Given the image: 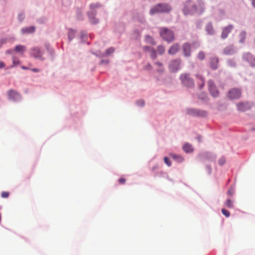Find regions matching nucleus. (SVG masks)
<instances>
[{
  "mask_svg": "<svg viewBox=\"0 0 255 255\" xmlns=\"http://www.w3.org/2000/svg\"><path fill=\"white\" fill-rule=\"evenodd\" d=\"M172 10L171 6L167 3H159L153 6L149 11V14L153 15L157 13H169Z\"/></svg>",
  "mask_w": 255,
  "mask_h": 255,
  "instance_id": "1",
  "label": "nucleus"
},
{
  "mask_svg": "<svg viewBox=\"0 0 255 255\" xmlns=\"http://www.w3.org/2000/svg\"><path fill=\"white\" fill-rule=\"evenodd\" d=\"M185 111L187 115L194 118H204L208 116L207 111L197 108H187Z\"/></svg>",
  "mask_w": 255,
  "mask_h": 255,
  "instance_id": "2",
  "label": "nucleus"
},
{
  "mask_svg": "<svg viewBox=\"0 0 255 255\" xmlns=\"http://www.w3.org/2000/svg\"><path fill=\"white\" fill-rule=\"evenodd\" d=\"M183 5L182 11L185 15H193L197 12V5L196 4L193 3L191 0H187Z\"/></svg>",
  "mask_w": 255,
  "mask_h": 255,
  "instance_id": "3",
  "label": "nucleus"
},
{
  "mask_svg": "<svg viewBox=\"0 0 255 255\" xmlns=\"http://www.w3.org/2000/svg\"><path fill=\"white\" fill-rule=\"evenodd\" d=\"M159 34L162 38L167 43L172 42L174 39V32L166 27H160Z\"/></svg>",
  "mask_w": 255,
  "mask_h": 255,
  "instance_id": "4",
  "label": "nucleus"
},
{
  "mask_svg": "<svg viewBox=\"0 0 255 255\" xmlns=\"http://www.w3.org/2000/svg\"><path fill=\"white\" fill-rule=\"evenodd\" d=\"M181 84L188 88H191L194 86V81L192 79L189 73H183L182 74L179 78Z\"/></svg>",
  "mask_w": 255,
  "mask_h": 255,
  "instance_id": "5",
  "label": "nucleus"
},
{
  "mask_svg": "<svg viewBox=\"0 0 255 255\" xmlns=\"http://www.w3.org/2000/svg\"><path fill=\"white\" fill-rule=\"evenodd\" d=\"M200 161L202 162H204L206 160L210 162H214L216 159V155L210 152H204L200 153L198 156Z\"/></svg>",
  "mask_w": 255,
  "mask_h": 255,
  "instance_id": "6",
  "label": "nucleus"
},
{
  "mask_svg": "<svg viewBox=\"0 0 255 255\" xmlns=\"http://www.w3.org/2000/svg\"><path fill=\"white\" fill-rule=\"evenodd\" d=\"M208 90L210 94L214 98H216L219 96V91L212 80H209L208 81Z\"/></svg>",
  "mask_w": 255,
  "mask_h": 255,
  "instance_id": "7",
  "label": "nucleus"
},
{
  "mask_svg": "<svg viewBox=\"0 0 255 255\" xmlns=\"http://www.w3.org/2000/svg\"><path fill=\"white\" fill-rule=\"evenodd\" d=\"M181 60L176 59L170 61L169 64V71L172 73H176L181 69Z\"/></svg>",
  "mask_w": 255,
  "mask_h": 255,
  "instance_id": "8",
  "label": "nucleus"
},
{
  "mask_svg": "<svg viewBox=\"0 0 255 255\" xmlns=\"http://www.w3.org/2000/svg\"><path fill=\"white\" fill-rule=\"evenodd\" d=\"M44 52L39 47H34L31 49L30 55L36 59L43 61L45 58L43 57Z\"/></svg>",
  "mask_w": 255,
  "mask_h": 255,
  "instance_id": "9",
  "label": "nucleus"
},
{
  "mask_svg": "<svg viewBox=\"0 0 255 255\" xmlns=\"http://www.w3.org/2000/svg\"><path fill=\"white\" fill-rule=\"evenodd\" d=\"M242 58L244 61L248 62L251 67H255V56L250 52H245L242 55Z\"/></svg>",
  "mask_w": 255,
  "mask_h": 255,
  "instance_id": "10",
  "label": "nucleus"
},
{
  "mask_svg": "<svg viewBox=\"0 0 255 255\" xmlns=\"http://www.w3.org/2000/svg\"><path fill=\"white\" fill-rule=\"evenodd\" d=\"M242 94L241 89L237 88H234L229 91L228 93V97L231 100L239 99Z\"/></svg>",
  "mask_w": 255,
  "mask_h": 255,
  "instance_id": "11",
  "label": "nucleus"
},
{
  "mask_svg": "<svg viewBox=\"0 0 255 255\" xmlns=\"http://www.w3.org/2000/svg\"><path fill=\"white\" fill-rule=\"evenodd\" d=\"M183 55L185 57H189L191 55V46L188 42H185L182 46Z\"/></svg>",
  "mask_w": 255,
  "mask_h": 255,
  "instance_id": "12",
  "label": "nucleus"
},
{
  "mask_svg": "<svg viewBox=\"0 0 255 255\" xmlns=\"http://www.w3.org/2000/svg\"><path fill=\"white\" fill-rule=\"evenodd\" d=\"M219 58L217 56H211L209 58L210 67L213 70H216L218 68Z\"/></svg>",
  "mask_w": 255,
  "mask_h": 255,
  "instance_id": "13",
  "label": "nucleus"
},
{
  "mask_svg": "<svg viewBox=\"0 0 255 255\" xmlns=\"http://www.w3.org/2000/svg\"><path fill=\"white\" fill-rule=\"evenodd\" d=\"M234 28V25L229 24L228 26L224 27L222 29L221 37L223 39L227 38L229 34L232 31Z\"/></svg>",
  "mask_w": 255,
  "mask_h": 255,
  "instance_id": "14",
  "label": "nucleus"
},
{
  "mask_svg": "<svg viewBox=\"0 0 255 255\" xmlns=\"http://www.w3.org/2000/svg\"><path fill=\"white\" fill-rule=\"evenodd\" d=\"M143 49L144 52H148L150 53V58L152 60H154L157 57V52L156 50L149 46H144Z\"/></svg>",
  "mask_w": 255,
  "mask_h": 255,
  "instance_id": "15",
  "label": "nucleus"
},
{
  "mask_svg": "<svg viewBox=\"0 0 255 255\" xmlns=\"http://www.w3.org/2000/svg\"><path fill=\"white\" fill-rule=\"evenodd\" d=\"M237 52V48L233 45L227 46L224 49L223 53L227 55H232Z\"/></svg>",
  "mask_w": 255,
  "mask_h": 255,
  "instance_id": "16",
  "label": "nucleus"
},
{
  "mask_svg": "<svg viewBox=\"0 0 255 255\" xmlns=\"http://www.w3.org/2000/svg\"><path fill=\"white\" fill-rule=\"evenodd\" d=\"M205 29L207 34L209 35L213 36L216 34V31L211 22H209L207 23Z\"/></svg>",
  "mask_w": 255,
  "mask_h": 255,
  "instance_id": "17",
  "label": "nucleus"
},
{
  "mask_svg": "<svg viewBox=\"0 0 255 255\" xmlns=\"http://www.w3.org/2000/svg\"><path fill=\"white\" fill-rule=\"evenodd\" d=\"M237 107L239 111L245 112L251 109V105L248 102L240 103L237 104Z\"/></svg>",
  "mask_w": 255,
  "mask_h": 255,
  "instance_id": "18",
  "label": "nucleus"
},
{
  "mask_svg": "<svg viewBox=\"0 0 255 255\" xmlns=\"http://www.w3.org/2000/svg\"><path fill=\"white\" fill-rule=\"evenodd\" d=\"M36 27L34 26L24 27L21 29V32L22 34L27 35L32 34L35 32Z\"/></svg>",
  "mask_w": 255,
  "mask_h": 255,
  "instance_id": "19",
  "label": "nucleus"
},
{
  "mask_svg": "<svg viewBox=\"0 0 255 255\" xmlns=\"http://www.w3.org/2000/svg\"><path fill=\"white\" fill-rule=\"evenodd\" d=\"M180 45L178 43L173 44L169 49L168 53L170 55H175L179 50Z\"/></svg>",
  "mask_w": 255,
  "mask_h": 255,
  "instance_id": "20",
  "label": "nucleus"
},
{
  "mask_svg": "<svg viewBox=\"0 0 255 255\" xmlns=\"http://www.w3.org/2000/svg\"><path fill=\"white\" fill-rule=\"evenodd\" d=\"M125 28V23L123 22H120L115 24V31L119 34L123 33L124 32Z\"/></svg>",
  "mask_w": 255,
  "mask_h": 255,
  "instance_id": "21",
  "label": "nucleus"
},
{
  "mask_svg": "<svg viewBox=\"0 0 255 255\" xmlns=\"http://www.w3.org/2000/svg\"><path fill=\"white\" fill-rule=\"evenodd\" d=\"M169 155L174 160L178 163H182L184 161V158L181 155L170 153Z\"/></svg>",
  "mask_w": 255,
  "mask_h": 255,
  "instance_id": "22",
  "label": "nucleus"
},
{
  "mask_svg": "<svg viewBox=\"0 0 255 255\" xmlns=\"http://www.w3.org/2000/svg\"><path fill=\"white\" fill-rule=\"evenodd\" d=\"M182 149L185 153L188 154L191 153L194 151L193 146L189 143H185L182 147Z\"/></svg>",
  "mask_w": 255,
  "mask_h": 255,
  "instance_id": "23",
  "label": "nucleus"
},
{
  "mask_svg": "<svg viewBox=\"0 0 255 255\" xmlns=\"http://www.w3.org/2000/svg\"><path fill=\"white\" fill-rule=\"evenodd\" d=\"M247 37V33L245 31H242L239 34V43H244Z\"/></svg>",
  "mask_w": 255,
  "mask_h": 255,
  "instance_id": "24",
  "label": "nucleus"
},
{
  "mask_svg": "<svg viewBox=\"0 0 255 255\" xmlns=\"http://www.w3.org/2000/svg\"><path fill=\"white\" fill-rule=\"evenodd\" d=\"M198 99L201 101H202L205 103L207 104L208 103L209 98L208 96L204 94H200L198 96Z\"/></svg>",
  "mask_w": 255,
  "mask_h": 255,
  "instance_id": "25",
  "label": "nucleus"
},
{
  "mask_svg": "<svg viewBox=\"0 0 255 255\" xmlns=\"http://www.w3.org/2000/svg\"><path fill=\"white\" fill-rule=\"evenodd\" d=\"M76 31L73 29L70 28L68 31V36L70 41H72L75 37Z\"/></svg>",
  "mask_w": 255,
  "mask_h": 255,
  "instance_id": "26",
  "label": "nucleus"
},
{
  "mask_svg": "<svg viewBox=\"0 0 255 255\" xmlns=\"http://www.w3.org/2000/svg\"><path fill=\"white\" fill-rule=\"evenodd\" d=\"M90 22L91 24H96L99 23V19L96 18V15H88Z\"/></svg>",
  "mask_w": 255,
  "mask_h": 255,
  "instance_id": "27",
  "label": "nucleus"
},
{
  "mask_svg": "<svg viewBox=\"0 0 255 255\" xmlns=\"http://www.w3.org/2000/svg\"><path fill=\"white\" fill-rule=\"evenodd\" d=\"M196 77L198 79L200 80L201 83L199 84V88L202 89L205 85V79L200 75H196Z\"/></svg>",
  "mask_w": 255,
  "mask_h": 255,
  "instance_id": "28",
  "label": "nucleus"
},
{
  "mask_svg": "<svg viewBox=\"0 0 255 255\" xmlns=\"http://www.w3.org/2000/svg\"><path fill=\"white\" fill-rule=\"evenodd\" d=\"M145 40L147 43H150L152 45L156 44V42L153 38L149 35H146L145 37Z\"/></svg>",
  "mask_w": 255,
  "mask_h": 255,
  "instance_id": "29",
  "label": "nucleus"
},
{
  "mask_svg": "<svg viewBox=\"0 0 255 255\" xmlns=\"http://www.w3.org/2000/svg\"><path fill=\"white\" fill-rule=\"evenodd\" d=\"M45 47L48 52V53L52 56L53 57L54 54V51L52 48L51 47L49 43H45Z\"/></svg>",
  "mask_w": 255,
  "mask_h": 255,
  "instance_id": "30",
  "label": "nucleus"
},
{
  "mask_svg": "<svg viewBox=\"0 0 255 255\" xmlns=\"http://www.w3.org/2000/svg\"><path fill=\"white\" fill-rule=\"evenodd\" d=\"M76 17L77 19L82 20L84 18L82 10L80 8H77L76 10Z\"/></svg>",
  "mask_w": 255,
  "mask_h": 255,
  "instance_id": "31",
  "label": "nucleus"
},
{
  "mask_svg": "<svg viewBox=\"0 0 255 255\" xmlns=\"http://www.w3.org/2000/svg\"><path fill=\"white\" fill-rule=\"evenodd\" d=\"M227 65L229 67L235 68L236 67L237 64L235 60L233 59H229L227 61Z\"/></svg>",
  "mask_w": 255,
  "mask_h": 255,
  "instance_id": "32",
  "label": "nucleus"
},
{
  "mask_svg": "<svg viewBox=\"0 0 255 255\" xmlns=\"http://www.w3.org/2000/svg\"><path fill=\"white\" fill-rule=\"evenodd\" d=\"M26 50V47L24 45H17V53H20L22 54Z\"/></svg>",
  "mask_w": 255,
  "mask_h": 255,
  "instance_id": "33",
  "label": "nucleus"
},
{
  "mask_svg": "<svg viewBox=\"0 0 255 255\" xmlns=\"http://www.w3.org/2000/svg\"><path fill=\"white\" fill-rule=\"evenodd\" d=\"M87 37V33L84 31H81L80 34L81 42L82 43H86V39Z\"/></svg>",
  "mask_w": 255,
  "mask_h": 255,
  "instance_id": "34",
  "label": "nucleus"
},
{
  "mask_svg": "<svg viewBox=\"0 0 255 255\" xmlns=\"http://www.w3.org/2000/svg\"><path fill=\"white\" fill-rule=\"evenodd\" d=\"M157 52L159 55H162L165 52L164 46L162 45H158L157 47Z\"/></svg>",
  "mask_w": 255,
  "mask_h": 255,
  "instance_id": "35",
  "label": "nucleus"
},
{
  "mask_svg": "<svg viewBox=\"0 0 255 255\" xmlns=\"http://www.w3.org/2000/svg\"><path fill=\"white\" fill-rule=\"evenodd\" d=\"M102 6V4L100 2L92 3L90 4V9H95L100 8Z\"/></svg>",
  "mask_w": 255,
  "mask_h": 255,
  "instance_id": "36",
  "label": "nucleus"
},
{
  "mask_svg": "<svg viewBox=\"0 0 255 255\" xmlns=\"http://www.w3.org/2000/svg\"><path fill=\"white\" fill-rule=\"evenodd\" d=\"M225 205L229 208H233V201L230 199H227L225 202Z\"/></svg>",
  "mask_w": 255,
  "mask_h": 255,
  "instance_id": "37",
  "label": "nucleus"
},
{
  "mask_svg": "<svg viewBox=\"0 0 255 255\" xmlns=\"http://www.w3.org/2000/svg\"><path fill=\"white\" fill-rule=\"evenodd\" d=\"M114 51L115 49L113 47H110L109 48H108L107 49H106L105 53L103 54V56L109 55L114 53Z\"/></svg>",
  "mask_w": 255,
  "mask_h": 255,
  "instance_id": "38",
  "label": "nucleus"
},
{
  "mask_svg": "<svg viewBox=\"0 0 255 255\" xmlns=\"http://www.w3.org/2000/svg\"><path fill=\"white\" fill-rule=\"evenodd\" d=\"M16 93L13 90H9L8 92V96L9 99H13L15 97Z\"/></svg>",
  "mask_w": 255,
  "mask_h": 255,
  "instance_id": "39",
  "label": "nucleus"
},
{
  "mask_svg": "<svg viewBox=\"0 0 255 255\" xmlns=\"http://www.w3.org/2000/svg\"><path fill=\"white\" fill-rule=\"evenodd\" d=\"M205 53L203 51H200V52H199L198 54V58L199 59L202 61L205 59Z\"/></svg>",
  "mask_w": 255,
  "mask_h": 255,
  "instance_id": "40",
  "label": "nucleus"
},
{
  "mask_svg": "<svg viewBox=\"0 0 255 255\" xmlns=\"http://www.w3.org/2000/svg\"><path fill=\"white\" fill-rule=\"evenodd\" d=\"M235 192V189L234 187H231L227 192V194L229 196H233Z\"/></svg>",
  "mask_w": 255,
  "mask_h": 255,
  "instance_id": "41",
  "label": "nucleus"
},
{
  "mask_svg": "<svg viewBox=\"0 0 255 255\" xmlns=\"http://www.w3.org/2000/svg\"><path fill=\"white\" fill-rule=\"evenodd\" d=\"M47 21V18L45 17H42L37 19V22L39 24L45 23Z\"/></svg>",
  "mask_w": 255,
  "mask_h": 255,
  "instance_id": "42",
  "label": "nucleus"
},
{
  "mask_svg": "<svg viewBox=\"0 0 255 255\" xmlns=\"http://www.w3.org/2000/svg\"><path fill=\"white\" fill-rule=\"evenodd\" d=\"M18 20L20 22H22L25 18V14L23 11H21L18 14Z\"/></svg>",
  "mask_w": 255,
  "mask_h": 255,
  "instance_id": "43",
  "label": "nucleus"
},
{
  "mask_svg": "<svg viewBox=\"0 0 255 255\" xmlns=\"http://www.w3.org/2000/svg\"><path fill=\"white\" fill-rule=\"evenodd\" d=\"M136 104L137 106L142 107L144 106L145 103L143 100H139L136 102Z\"/></svg>",
  "mask_w": 255,
  "mask_h": 255,
  "instance_id": "44",
  "label": "nucleus"
},
{
  "mask_svg": "<svg viewBox=\"0 0 255 255\" xmlns=\"http://www.w3.org/2000/svg\"><path fill=\"white\" fill-rule=\"evenodd\" d=\"M221 212L222 213V214L226 217H230V212L225 209H222V210H221Z\"/></svg>",
  "mask_w": 255,
  "mask_h": 255,
  "instance_id": "45",
  "label": "nucleus"
},
{
  "mask_svg": "<svg viewBox=\"0 0 255 255\" xmlns=\"http://www.w3.org/2000/svg\"><path fill=\"white\" fill-rule=\"evenodd\" d=\"M87 15H96L97 11L95 9H90V10L87 12Z\"/></svg>",
  "mask_w": 255,
  "mask_h": 255,
  "instance_id": "46",
  "label": "nucleus"
},
{
  "mask_svg": "<svg viewBox=\"0 0 255 255\" xmlns=\"http://www.w3.org/2000/svg\"><path fill=\"white\" fill-rule=\"evenodd\" d=\"M164 162L168 166H170L171 165V162L169 159V157H165L164 158Z\"/></svg>",
  "mask_w": 255,
  "mask_h": 255,
  "instance_id": "47",
  "label": "nucleus"
},
{
  "mask_svg": "<svg viewBox=\"0 0 255 255\" xmlns=\"http://www.w3.org/2000/svg\"><path fill=\"white\" fill-rule=\"evenodd\" d=\"M226 160L224 157H221L218 160V164L222 166L225 162Z\"/></svg>",
  "mask_w": 255,
  "mask_h": 255,
  "instance_id": "48",
  "label": "nucleus"
},
{
  "mask_svg": "<svg viewBox=\"0 0 255 255\" xmlns=\"http://www.w3.org/2000/svg\"><path fill=\"white\" fill-rule=\"evenodd\" d=\"M9 192L6 191H3L1 193V196L2 198H6L9 196Z\"/></svg>",
  "mask_w": 255,
  "mask_h": 255,
  "instance_id": "49",
  "label": "nucleus"
},
{
  "mask_svg": "<svg viewBox=\"0 0 255 255\" xmlns=\"http://www.w3.org/2000/svg\"><path fill=\"white\" fill-rule=\"evenodd\" d=\"M206 170L208 174H209V175L211 174V173H212V168H211V166L209 165H206Z\"/></svg>",
  "mask_w": 255,
  "mask_h": 255,
  "instance_id": "50",
  "label": "nucleus"
},
{
  "mask_svg": "<svg viewBox=\"0 0 255 255\" xmlns=\"http://www.w3.org/2000/svg\"><path fill=\"white\" fill-rule=\"evenodd\" d=\"M144 69L146 70L150 71L152 70V67L150 63H148L144 66Z\"/></svg>",
  "mask_w": 255,
  "mask_h": 255,
  "instance_id": "51",
  "label": "nucleus"
},
{
  "mask_svg": "<svg viewBox=\"0 0 255 255\" xmlns=\"http://www.w3.org/2000/svg\"><path fill=\"white\" fill-rule=\"evenodd\" d=\"M196 27L197 28H201L202 24V21L201 20H198L196 21Z\"/></svg>",
  "mask_w": 255,
  "mask_h": 255,
  "instance_id": "52",
  "label": "nucleus"
},
{
  "mask_svg": "<svg viewBox=\"0 0 255 255\" xmlns=\"http://www.w3.org/2000/svg\"><path fill=\"white\" fill-rule=\"evenodd\" d=\"M133 35H135L136 38H137L138 36L139 35V32L137 30H135L133 31Z\"/></svg>",
  "mask_w": 255,
  "mask_h": 255,
  "instance_id": "53",
  "label": "nucleus"
},
{
  "mask_svg": "<svg viewBox=\"0 0 255 255\" xmlns=\"http://www.w3.org/2000/svg\"><path fill=\"white\" fill-rule=\"evenodd\" d=\"M108 60L103 59L100 61V64H107L109 63Z\"/></svg>",
  "mask_w": 255,
  "mask_h": 255,
  "instance_id": "54",
  "label": "nucleus"
},
{
  "mask_svg": "<svg viewBox=\"0 0 255 255\" xmlns=\"http://www.w3.org/2000/svg\"><path fill=\"white\" fill-rule=\"evenodd\" d=\"M126 182V179L124 178H120L119 179V182L120 184H124Z\"/></svg>",
  "mask_w": 255,
  "mask_h": 255,
  "instance_id": "55",
  "label": "nucleus"
},
{
  "mask_svg": "<svg viewBox=\"0 0 255 255\" xmlns=\"http://www.w3.org/2000/svg\"><path fill=\"white\" fill-rule=\"evenodd\" d=\"M5 43V39H1L0 40V47Z\"/></svg>",
  "mask_w": 255,
  "mask_h": 255,
  "instance_id": "56",
  "label": "nucleus"
},
{
  "mask_svg": "<svg viewBox=\"0 0 255 255\" xmlns=\"http://www.w3.org/2000/svg\"><path fill=\"white\" fill-rule=\"evenodd\" d=\"M154 64L159 67L162 66V63L159 61L155 62Z\"/></svg>",
  "mask_w": 255,
  "mask_h": 255,
  "instance_id": "57",
  "label": "nucleus"
},
{
  "mask_svg": "<svg viewBox=\"0 0 255 255\" xmlns=\"http://www.w3.org/2000/svg\"><path fill=\"white\" fill-rule=\"evenodd\" d=\"M253 7L255 8V0H250Z\"/></svg>",
  "mask_w": 255,
  "mask_h": 255,
  "instance_id": "58",
  "label": "nucleus"
},
{
  "mask_svg": "<svg viewBox=\"0 0 255 255\" xmlns=\"http://www.w3.org/2000/svg\"><path fill=\"white\" fill-rule=\"evenodd\" d=\"M21 99V97L20 95L17 92V102L20 100Z\"/></svg>",
  "mask_w": 255,
  "mask_h": 255,
  "instance_id": "59",
  "label": "nucleus"
},
{
  "mask_svg": "<svg viewBox=\"0 0 255 255\" xmlns=\"http://www.w3.org/2000/svg\"><path fill=\"white\" fill-rule=\"evenodd\" d=\"M5 65L3 62H0V69L4 67Z\"/></svg>",
  "mask_w": 255,
  "mask_h": 255,
  "instance_id": "60",
  "label": "nucleus"
},
{
  "mask_svg": "<svg viewBox=\"0 0 255 255\" xmlns=\"http://www.w3.org/2000/svg\"><path fill=\"white\" fill-rule=\"evenodd\" d=\"M31 71L34 72H38L40 71V70L38 68H32L31 69Z\"/></svg>",
  "mask_w": 255,
  "mask_h": 255,
  "instance_id": "61",
  "label": "nucleus"
},
{
  "mask_svg": "<svg viewBox=\"0 0 255 255\" xmlns=\"http://www.w3.org/2000/svg\"><path fill=\"white\" fill-rule=\"evenodd\" d=\"M6 52V53H8V54H11L12 53L14 52V50H7Z\"/></svg>",
  "mask_w": 255,
  "mask_h": 255,
  "instance_id": "62",
  "label": "nucleus"
},
{
  "mask_svg": "<svg viewBox=\"0 0 255 255\" xmlns=\"http://www.w3.org/2000/svg\"><path fill=\"white\" fill-rule=\"evenodd\" d=\"M21 68L23 69H24V70H26V69H28V67H26V66H21Z\"/></svg>",
  "mask_w": 255,
  "mask_h": 255,
  "instance_id": "63",
  "label": "nucleus"
},
{
  "mask_svg": "<svg viewBox=\"0 0 255 255\" xmlns=\"http://www.w3.org/2000/svg\"><path fill=\"white\" fill-rule=\"evenodd\" d=\"M201 10L199 13V14H201L204 10V8L202 7H201Z\"/></svg>",
  "mask_w": 255,
  "mask_h": 255,
  "instance_id": "64",
  "label": "nucleus"
}]
</instances>
